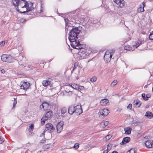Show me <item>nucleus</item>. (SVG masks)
<instances>
[{"instance_id":"nucleus-1","label":"nucleus","mask_w":153,"mask_h":153,"mask_svg":"<svg viewBox=\"0 0 153 153\" xmlns=\"http://www.w3.org/2000/svg\"><path fill=\"white\" fill-rule=\"evenodd\" d=\"M13 5L16 7L17 11L21 13H25L31 11L33 9V4L31 5L26 0H12Z\"/></svg>"},{"instance_id":"nucleus-2","label":"nucleus","mask_w":153,"mask_h":153,"mask_svg":"<svg viewBox=\"0 0 153 153\" xmlns=\"http://www.w3.org/2000/svg\"><path fill=\"white\" fill-rule=\"evenodd\" d=\"M79 32L80 30H79L78 27H73L72 28L71 30L69 33V36L68 39L70 42L71 40H74L75 37L78 36Z\"/></svg>"},{"instance_id":"nucleus-3","label":"nucleus","mask_w":153,"mask_h":153,"mask_svg":"<svg viewBox=\"0 0 153 153\" xmlns=\"http://www.w3.org/2000/svg\"><path fill=\"white\" fill-rule=\"evenodd\" d=\"M66 90L65 91V94L66 93H69L70 94H71L72 91H70V89L73 88L76 90H79V85L75 84H73L71 85L69 84V85H66L65 86Z\"/></svg>"},{"instance_id":"nucleus-4","label":"nucleus","mask_w":153,"mask_h":153,"mask_svg":"<svg viewBox=\"0 0 153 153\" xmlns=\"http://www.w3.org/2000/svg\"><path fill=\"white\" fill-rule=\"evenodd\" d=\"M71 45L73 48L77 49H83L85 47V45L81 44L80 42L76 43L75 42H71Z\"/></svg>"},{"instance_id":"nucleus-5","label":"nucleus","mask_w":153,"mask_h":153,"mask_svg":"<svg viewBox=\"0 0 153 153\" xmlns=\"http://www.w3.org/2000/svg\"><path fill=\"white\" fill-rule=\"evenodd\" d=\"M112 53H111L109 51H107L105 52L104 59L106 63L110 62L112 58Z\"/></svg>"},{"instance_id":"nucleus-6","label":"nucleus","mask_w":153,"mask_h":153,"mask_svg":"<svg viewBox=\"0 0 153 153\" xmlns=\"http://www.w3.org/2000/svg\"><path fill=\"white\" fill-rule=\"evenodd\" d=\"M1 59L3 62H10L11 61V56L10 55L3 54L1 56Z\"/></svg>"},{"instance_id":"nucleus-7","label":"nucleus","mask_w":153,"mask_h":153,"mask_svg":"<svg viewBox=\"0 0 153 153\" xmlns=\"http://www.w3.org/2000/svg\"><path fill=\"white\" fill-rule=\"evenodd\" d=\"M21 85L20 89L25 91L28 89L30 87V84L28 82H21Z\"/></svg>"},{"instance_id":"nucleus-8","label":"nucleus","mask_w":153,"mask_h":153,"mask_svg":"<svg viewBox=\"0 0 153 153\" xmlns=\"http://www.w3.org/2000/svg\"><path fill=\"white\" fill-rule=\"evenodd\" d=\"M109 113V111L108 109L104 108L100 110L99 112V114L100 115L102 116L103 117H104L107 116Z\"/></svg>"},{"instance_id":"nucleus-9","label":"nucleus","mask_w":153,"mask_h":153,"mask_svg":"<svg viewBox=\"0 0 153 153\" xmlns=\"http://www.w3.org/2000/svg\"><path fill=\"white\" fill-rule=\"evenodd\" d=\"M64 123L63 121L60 122L56 126V129L57 133H59L61 132L63 128V126Z\"/></svg>"},{"instance_id":"nucleus-10","label":"nucleus","mask_w":153,"mask_h":153,"mask_svg":"<svg viewBox=\"0 0 153 153\" xmlns=\"http://www.w3.org/2000/svg\"><path fill=\"white\" fill-rule=\"evenodd\" d=\"M82 112L81 106L80 105H77L75 106V113L76 115H79Z\"/></svg>"},{"instance_id":"nucleus-11","label":"nucleus","mask_w":153,"mask_h":153,"mask_svg":"<svg viewBox=\"0 0 153 153\" xmlns=\"http://www.w3.org/2000/svg\"><path fill=\"white\" fill-rule=\"evenodd\" d=\"M46 128L47 130H48L51 133H52L55 130V128L53 127V125L51 123L47 124L46 125Z\"/></svg>"},{"instance_id":"nucleus-12","label":"nucleus","mask_w":153,"mask_h":153,"mask_svg":"<svg viewBox=\"0 0 153 153\" xmlns=\"http://www.w3.org/2000/svg\"><path fill=\"white\" fill-rule=\"evenodd\" d=\"M64 20L65 23V32L66 33H67L68 31L70 30L71 29L72 27L69 25V21L67 18H64Z\"/></svg>"},{"instance_id":"nucleus-13","label":"nucleus","mask_w":153,"mask_h":153,"mask_svg":"<svg viewBox=\"0 0 153 153\" xmlns=\"http://www.w3.org/2000/svg\"><path fill=\"white\" fill-rule=\"evenodd\" d=\"M113 1L121 8L125 6V3L123 0H113Z\"/></svg>"},{"instance_id":"nucleus-14","label":"nucleus","mask_w":153,"mask_h":153,"mask_svg":"<svg viewBox=\"0 0 153 153\" xmlns=\"http://www.w3.org/2000/svg\"><path fill=\"white\" fill-rule=\"evenodd\" d=\"M100 103V105L102 106H106L109 104V100L105 99L101 100Z\"/></svg>"},{"instance_id":"nucleus-15","label":"nucleus","mask_w":153,"mask_h":153,"mask_svg":"<svg viewBox=\"0 0 153 153\" xmlns=\"http://www.w3.org/2000/svg\"><path fill=\"white\" fill-rule=\"evenodd\" d=\"M68 112L70 114L75 113V106L72 105L70 106L68 109Z\"/></svg>"},{"instance_id":"nucleus-16","label":"nucleus","mask_w":153,"mask_h":153,"mask_svg":"<svg viewBox=\"0 0 153 153\" xmlns=\"http://www.w3.org/2000/svg\"><path fill=\"white\" fill-rule=\"evenodd\" d=\"M130 139H131L130 137H126L123 138L122 142L120 143V144L122 145L127 143L130 141Z\"/></svg>"},{"instance_id":"nucleus-17","label":"nucleus","mask_w":153,"mask_h":153,"mask_svg":"<svg viewBox=\"0 0 153 153\" xmlns=\"http://www.w3.org/2000/svg\"><path fill=\"white\" fill-rule=\"evenodd\" d=\"M145 2H143L142 3V4L140 5V6L138 8L137 10L138 12L139 13L140 12H143L144 11V7L145 6Z\"/></svg>"},{"instance_id":"nucleus-18","label":"nucleus","mask_w":153,"mask_h":153,"mask_svg":"<svg viewBox=\"0 0 153 153\" xmlns=\"http://www.w3.org/2000/svg\"><path fill=\"white\" fill-rule=\"evenodd\" d=\"M145 144L146 147L148 148H150L152 147V142L150 140H147L145 142Z\"/></svg>"},{"instance_id":"nucleus-19","label":"nucleus","mask_w":153,"mask_h":153,"mask_svg":"<svg viewBox=\"0 0 153 153\" xmlns=\"http://www.w3.org/2000/svg\"><path fill=\"white\" fill-rule=\"evenodd\" d=\"M88 53L83 52L80 54V56L81 59H84L87 58L88 56Z\"/></svg>"},{"instance_id":"nucleus-20","label":"nucleus","mask_w":153,"mask_h":153,"mask_svg":"<svg viewBox=\"0 0 153 153\" xmlns=\"http://www.w3.org/2000/svg\"><path fill=\"white\" fill-rule=\"evenodd\" d=\"M141 104L140 101L138 100H136L134 101V105H136L137 107H139Z\"/></svg>"},{"instance_id":"nucleus-21","label":"nucleus","mask_w":153,"mask_h":153,"mask_svg":"<svg viewBox=\"0 0 153 153\" xmlns=\"http://www.w3.org/2000/svg\"><path fill=\"white\" fill-rule=\"evenodd\" d=\"M82 41V40L79 37V36L75 37V39L74 40H71V42H75L76 43H80Z\"/></svg>"},{"instance_id":"nucleus-22","label":"nucleus","mask_w":153,"mask_h":153,"mask_svg":"<svg viewBox=\"0 0 153 153\" xmlns=\"http://www.w3.org/2000/svg\"><path fill=\"white\" fill-rule=\"evenodd\" d=\"M52 115V113L51 111H48L46 112L45 115V117L47 119H48L51 117Z\"/></svg>"},{"instance_id":"nucleus-23","label":"nucleus","mask_w":153,"mask_h":153,"mask_svg":"<svg viewBox=\"0 0 153 153\" xmlns=\"http://www.w3.org/2000/svg\"><path fill=\"white\" fill-rule=\"evenodd\" d=\"M42 84L44 86H47L48 85L51 84V82L48 80H44L42 82Z\"/></svg>"},{"instance_id":"nucleus-24","label":"nucleus","mask_w":153,"mask_h":153,"mask_svg":"<svg viewBox=\"0 0 153 153\" xmlns=\"http://www.w3.org/2000/svg\"><path fill=\"white\" fill-rule=\"evenodd\" d=\"M145 116L146 117L149 118H151L153 117V114L150 112H146Z\"/></svg>"},{"instance_id":"nucleus-25","label":"nucleus","mask_w":153,"mask_h":153,"mask_svg":"<svg viewBox=\"0 0 153 153\" xmlns=\"http://www.w3.org/2000/svg\"><path fill=\"white\" fill-rule=\"evenodd\" d=\"M43 105L45 108H46V109L49 108V106L51 105V104L49 102H43Z\"/></svg>"},{"instance_id":"nucleus-26","label":"nucleus","mask_w":153,"mask_h":153,"mask_svg":"<svg viewBox=\"0 0 153 153\" xmlns=\"http://www.w3.org/2000/svg\"><path fill=\"white\" fill-rule=\"evenodd\" d=\"M48 119L46 118V117L45 116L43 117L41 119V124L42 125H44L45 123V120H48Z\"/></svg>"},{"instance_id":"nucleus-27","label":"nucleus","mask_w":153,"mask_h":153,"mask_svg":"<svg viewBox=\"0 0 153 153\" xmlns=\"http://www.w3.org/2000/svg\"><path fill=\"white\" fill-rule=\"evenodd\" d=\"M108 122L107 121L103 122L101 123V125L102 127H105L108 125Z\"/></svg>"},{"instance_id":"nucleus-28","label":"nucleus","mask_w":153,"mask_h":153,"mask_svg":"<svg viewBox=\"0 0 153 153\" xmlns=\"http://www.w3.org/2000/svg\"><path fill=\"white\" fill-rule=\"evenodd\" d=\"M131 129L129 128V129L126 130V128L124 129V131H125V133L126 134H131Z\"/></svg>"},{"instance_id":"nucleus-29","label":"nucleus","mask_w":153,"mask_h":153,"mask_svg":"<svg viewBox=\"0 0 153 153\" xmlns=\"http://www.w3.org/2000/svg\"><path fill=\"white\" fill-rule=\"evenodd\" d=\"M67 109L66 108H65V107H63L61 111V113L62 114H65L66 112H67Z\"/></svg>"},{"instance_id":"nucleus-30","label":"nucleus","mask_w":153,"mask_h":153,"mask_svg":"<svg viewBox=\"0 0 153 153\" xmlns=\"http://www.w3.org/2000/svg\"><path fill=\"white\" fill-rule=\"evenodd\" d=\"M117 80H114L111 83V86L112 87H113L117 84Z\"/></svg>"},{"instance_id":"nucleus-31","label":"nucleus","mask_w":153,"mask_h":153,"mask_svg":"<svg viewBox=\"0 0 153 153\" xmlns=\"http://www.w3.org/2000/svg\"><path fill=\"white\" fill-rule=\"evenodd\" d=\"M125 49L127 50H130L132 49V48L131 46L129 45L126 46L124 48Z\"/></svg>"},{"instance_id":"nucleus-32","label":"nucleus","mask_w":153,"mask_h":153,"mask_svg":"<svg viewBox=\"0 0 153 153\" xmlns=\"http://www.w3.org/2000/svg\"><path fill=\"white\" fill-rule=\"evenodd\" d=\"M136 151L134 149H131L127 152L126 153H135Z\"/></svg>"},{"instance_id":"nucleus-33","label":"nucleus","mask_w":153,"mask_h":153,"mask_svg":"<svg viewBox=\"0 0 153 153\" xmlns=\"http://www.w3.org/2000/svg\"><path fill=\"white\" fill-rule=\"evenodd\" d=\"M141 44V42H140L139 41H137L136 43V44L134 45L136 48H137Z\"/></svg>"},{"instance_id":"nucleus-34","label":"nucleus","mask_w":153,"mask_h":153,"mask_svg":"<svg viewBox=\"0 0 153 153\" xmlns=\"http://www.w3.org/2000/svg\"><path fill=\"white\" fill-rule=\"evenodd\" d=\"M97 80V78L95 76L93 77L90 79V81L92 82H95Z\"/></svg>"},{"instance_id":"nucleus-35","label":"nucleus","mask_w":153,"mask_h":153,"mask_svg":"<svg viewBox=\"0 0 153 153\" xmlns=\"http://www.w3.org/2000/svg\"><path fill=\"white\" fill-rule=\"evenodd\" d=\"M111 137L112 136L111 135H108L105 136V139L106 140H108L111 138Z\"/></svg>"},{"instance_id":"nucleus-36","label":"nucleus","mask_w":153,"mask_h":153,"mask_svg":"<svg viewBox=\"0 0 153 153\" xmlns=\"http://www.w3.org/2000/svg\"><path fill=\"white\" fill-rule=\"evenodd\" d=\"M34 127V125L33 124H31L29 126V130L32 131H33Z\"/></svg>"},{"instance_id":"nucleus-37","label":"nucleus","mask_w":153,"mask_h":153,"mask_svg":"<svg viewBox=\"0 0 153 153\" xmlns=\"http://www.w3.org/2000/svg\"><path fill=\"white\" fill-rule=\"evenodd\" d=\"M149 38L151 40H153V31L150 34Z\"/></svg>"},{"instance_id":"nucleus-38","label":"nucleus","mask_w":153,"mask_h":153,"mask_svg":"<svg viewBox=\"0 0 153 153\" xmlns=\"http://www.w3.org/2000/svg\"><path fill=\"white\" fill-rule=\"evenodd\" d=\"M14 100L13 103V108H15V106L16 105V104L17 103L16 98H14Z\"/></svg>"},{"instance_id":"nucleus-39","label":"nucleus","mask_w":153,"mask_h":153,"mask_svg":"<svg viewBox=\"0 0 153 153\" xmlns=\"http://www.w3.org/2000/svg\"><path fill=\"white\" fill-rule=\"evenodd\" d=\"M40 108L42 110V109H43V110H44V111H45V110H46V108H45L44 107V105H43V103H42V105H40Z\"/></svg>"},{"instance_id":"nucleus-40","label":"nucleus","mask_w":153,"mask_h":153,"mask_svg":"<svg viewBox=\"0 0 153 153\" xmlns=\"http://www.w3.org/2000/svg\"><path fill=\"white\" fill-rule=\"evenodd\" d=\"M145 96H146L145 94H142V97L143 99L144 100H148V99H146V97H145Z\"/></svg>"},{"instance_id":"nucleus-41","label":"nucleus","mask_w":153,"mask_h":153,"mask_svg":"<svg viewBox=\"0 0 153 153\" xmlns=\"http://www.w3.org/2000/svg\"><path fill=\"white\" fill-rule=\"evenodd\" d=\"M43 147L45 149H48L50 147V145L48 144L44 145Z\"/></svg>"},{"instance_id":"nucleus-42","label":"nucleus","mask_w":153,"mask_h":153,"mask_svg":"<svg viewBox=\"0 0 153 153\" xmlns=\"http://www.w3.org/2000/svg\"><path fill=\"white\" fill-rule=\"evenodd\" d=\"M4 140L3 138L2 137L0 136V143H2Z\"/></svg>"},{"instance_id":"nucleus-43","label":"nucleus","mask_w":153,"mask_h":153,"mask_svg":"<svg viewBox=\"0 0 153 153\" xmlns=\"http://www.w3.org/2000/svg\"><path fill=\"white\" fill-rule=\"evenodd\" d=\"M79 147V144L76 143L75 144L74 146V147L76 149H77Z\"/></svg>"},{"instance_id":"nucleus-44","label":"nucleus","mask_w":153,"mask_h":153,"mask_svg":"<svg viewBox=\"0 0 153 153\" xmlns=\"http://www.w3.org/2000/svg\"><path fill=\"white\" fill-rule=\"evenodd\" d=\"M132 105L131 104H129L127 106V108L131 110L132 108Z\"/></svg>"},{"instance_id":"nucleus-45","label":"nucleus","mask_w":153,"mask_h":153,"mask_svg":"<svg viewBox=\"0 0 153 153\" xmlns=\"http://www.w3.org/2000/svg\"><path fill=\"white\" fill-rule=\"evenodd\" d=\"M19 21L20 22H22V23H23L25 21V19L23 18H21V19H20L19 20Z\"/></svg>"},{"instance_id":"nucleus-46","label":"nucleus","mask_w":153,"mask_h":153,"mask_svg":"<svg viewBox=\"0 0 153 153\" xmlns=\"http://www.w3.org/2000/svg\"><path fill=\"white\" fill-rule=\"evenodd\" d=\"M84 88L83 86H79V89H80V90H83Z\"/></svg>"},{"instance_id":"nucleus-47","label":"nucleus","mask_w":153,"mask_h":153,"mask_svg":"<svg viewBox=\"0 0 153 153\" xmlns=\"http://www.w3.org/2000/svg\"><path fill=\"white\" fill-rule=\"evenodd\" d=\"M150 97H151V95L149 94H147L146 95V99H148V98H150Z\"/></svg>"},{"instance_id":"nucleus-48","label":"nucleus","mask_w":153,"mask_h":153,"mask_svg":"<svg viewBox=\"0 0 153 153\" xmlns=\"http://www.w3.org/2000/svg\"><path fill=\"white\" fill-rule=\"evenodd\" d=\"M5 42L4 41H2L0 42V45L3 46L4 45Z\"/></svg>"},{"instance_id":"nucleus-49","label":"nucleus","mask_w":153,"mask_h":153,"mask_svg":"<svg viewBox=\"0 0 153 153\" xmlns=\"http://www.w3.org/2000/svg\"><path fill=\"white\" fill-rule=\"evenodd\" d=\"M111 146H110L109 144H108L107 145V149L108 150V151L109 150L111 149Z\"/></svg>"},{"instance_id":"nucleus-50","label":"nucleus","mask_w":153,"mask_h":153,"mask_svg":"<svg viewBox=\"0 0 153 153\" xmlns=\"http://www.w3.org/2000/svg\"><path fill=\"white\" fill-rule=\"evenodd\" d=\"M76 66L75 65V64H74V68L72 69V71L74 70V69L76 68Z\"/></svg>"},{"instance_id":"nucleus-51","label":"nucleus","mask_w":153,"mask_h":153,"mask_svg":"<svg viewBox=\"0 0 153 153\" xmlns=\"http://www.w3.org/2000/svg\"><path fill=\"white\" fill-rule=\"evenodd\" d=\"M108 150L107 149H106V150H104L103 153H107L108 152Z\"/></svg>"},{"instance_id":"nucleus-52","label":"nucleus","mask_w":153,"mask_h":153,"mask_svg":"<svg viewBox=\"0 0 153 153\" xmlns=\"http://www.w3.org/2000/svg\"><path fill=\"white\" fill-rule=\"evenodd\" d=\"M1 71L2 73L4 74L5 73V71L4 69H2L1 70Z\"/></svg>"},{"instance_id":"nucleus-53","label":"nucleus","mask_w":153,"mask_h":153,"mask_svg":"<svg viewBox=\"0 0 153 153\" xmlns=\"http://www.w3.org/2000/svg\"><path fill=\"white\" fill-rule=\"evenodd\" d=\"M42 4H41V9L40 10V13H42L43 12V11H42Z\"/></svg>"},{"instance_id":"nucleus-54","label":"nucleus","mask_w":153,"mask_h":153,"mask_svg":"<svg viewBox=\"0 0 153 153\" xmlns=\"http://www.w3.org/2000/svg\"><path fill=\"white\" fill-rule=\"evenodd\" d=\"M45 142V141L44 140H42L41 141V143H44Z\"/></svg>"},{"instance_id":"nucleus-55","label":"nucleus","mask_w":153,"mask_h":153,"mask_svg":"<svg viewBox=\"0 0 153 153\" xmlns=\"http://www.w3.org/2000/svg\"><path fill=\"white\" fill-rule=\"evenodd\" d=\"M45 132V131H44V132L42 133L41 134L40 136H42V135H44V134Z\"/></svg>"},{"instance_id":"nucleus-56","label":"nucleus","mask_w":153,"mask_h":153,"mask_svg":"<svg viewBox=\"0 0 153 153\" xmlns=\"http://www.w3.org/2000/svg\"><path fill=\"white\" fill-rule=\"evenodd\" d=\"M112 153H118V152H117L115 151H113Z\"/></svg>"},{"instance_id":"nucleus-57","label":"nucleus","mask_w":153,"mask_h":153,"mask_svg":"<svg viewBox=\"0 0 153 153\" xmlns=\"http://www.w3.org/2000/svg\"><path fill=\"white\" fill-rule=\"evenodd\" d=\"M130 39V38H128L127 40H126L125 42H127L128 41H129Z\"/></svg>"},{"instance_id":"nucleus-58","label":"nucleus","mask_w":153,"mask_h":153,"mask_svg":"<svg viewBox=\"0 0 153 153\" xmlns=\"http://www.w3.org/2000/svg\"><path fill=\"white\" fill-rule=\"evenodd\" d=\"M152 145L153 146V140L152 141Z\"/></svg>"},{"instance_id":"nucleus-59","label":"nucleus","mask_w":153,"mask_h":153,"mask_svg":"<svg viewBox=\"0 0 153 153\" xmlns=\"http://www.w3.org/2000/svg\"><path fill=\"white\" fill-rule=\"evenodd\" d=\"M146 86H147V85H145V86L144 87H145V88H146Z\"/></svg>"},{"instance_id":"nucleus-60","label":"nucleus","mask_w":153,"mask_h":153,"mask_svg":"<svg viewBox=\"0 0 153 153\" xmlns=\"http://www.w3.org/2000/svg\"><path fill=\"white\" fill-rule=\"evenodd\" d=\"M21 65H22V66H23V65H22V64H21Z\"/></svg>"}]
</instances>
